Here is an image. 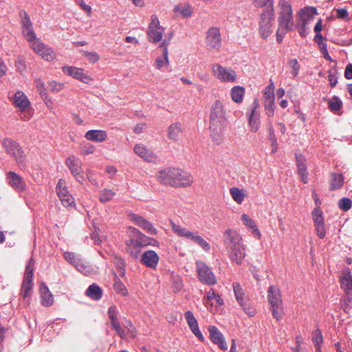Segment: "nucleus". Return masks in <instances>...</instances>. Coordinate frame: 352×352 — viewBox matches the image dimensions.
<instances>
[{"mask_svg":"<svg viewBox=\"0 0 352 352\" xmlns=\"http://www.w3.org/2000/svg\"><path fill=\"white\" fill-rule=\"evenodd\" d=\"M83 55L89 60L91 63H96L100 59L99 55L95 52H87L83 51Z\"/></svg>","mask_w":352,"mask_h":352,"instance_id":"obj_59","label":"nucleus"},{"mask_svg":"<svg viewBox=\"0 0 352 352\" xmlns=\"http://www.w3.org/2000/svg\"><path fill=\"white\" fill-rule=\"evenodd\" d=\"M57 195L65 207L72 206L74 204V199L69 193L68 190L65 187V182L63 179H60L56 186Z\"/></svg>","mask_w":352,"mask_h":352,"instance_id":"obj_21","label":"nucleus"},{"mask_svg":"<svg viewBox=\"0 0 352 352\" xmlns=\"http://www.w3.org/2000/svg\"><path fill=\"white\" fill-rule=\"evenodd\" d=\"M126 252L133 258H138L142 248L130 235V238L125 241Z\"/></svg>","mask_w":352,"mask_h":352,"instance_id":"obj_34","label":"nucleus"},{"mask_svg":"<svg viewBox=\"0 0 352 352\" xmlns=\"http://www.w3.org/2000/svg\"><path fill=\"white\" fill-rule=\"evenodd\" d=\"M344 184V177L342 174L331 173L329 178V189L335 190L340 189Z\"/></svg>","mask_w":352,"mask_h":352,"instance_id":"obj_37","label":"nucleus"},{"mask_svg":"<svg viewBox=\"0 0 352 352\" xmlns=\"http://www.w3.org/2000/svg\"><path fill=\"white\" fill-rule=\"evenodd\" d=\"M184 132V128L180 122H174L168 128V137L170 140L177 141Z\"/></svg>","mask_w":352,"mask_h":352,"instance_id":"obj_35","label":"nucleus"},{"mask_svg":"<svg viewBox=\"0 0 352 352\" xmlns=\"http://www.w3.org/2000/svg\"><path fill=\"white\" fill-rule=\"evenodd\" d=\"M229 258L238 265H241L246 256L245 245L241 244L239 245L228 249Z\"/></svg>","mask_w":352,"mask_h":352,"instance_id":"obj_24","label":"nucleus"},{"mask_svg":"<svg viewBox=\"0 0 352 352\" xmlns=\"http://www.w3.org/2000/svg\"><path fill=\"white\" fill-rule=\"evenodd\" d=\"M133 151L135 154L146 162H151L155 160V157L153 152L145 147L143 144H135L133 148Z\"/></svg>","mask_w":352,"mask_h":352,"instance_id":"obj_31","label":"nucleus"},{"mask_svg":"<svg viewBox=\"0 0 352 352\" xmlns=\"http://www.w3.org/2000/svg\"><path fill=\"white\" fill-rule=\"evenodd\" d=\"M173 232L178 236L189 240L199 245L204 251L210 250V245L197 232H192L187 228L171 222Z\"/></svg>","mask_w":352,"mask_h":352,"instance_id":"obj_5","label":"nucleus"},{"mask_svg":"<svg viewBox=\"0 0 352 352\" xmlns=\"http://www.w3.org/2000/svg\"><path fill=\"white\" fill-rule=\"evenodd\" d=\"M275 19L274 10L261 12L258 19V34L263 39H267L273 32Z\"/></svg>","mask_w":352,"mask_h":352,"instance_id":"obj_8","label":"nucleus"},{"mask_svg":"<svg viewBox=\"0 0 352 352\" xmlns=\"http://www.w3.org/2000/svg\"><path fill=\"white\" fill-rule=\"evenodd\" d=\"M235 298L240 306L247 305L248 298L245 296L243 288L238 283L232 284Z\"/></svg>","mask_w":352,"mask_h":352,"instance_id":"obj_39","label":"nucleus"},{"mask_svg":"<svg viewBox=\"0 0 352 352\" xmlns=\"http://www.w3.org/2000/svg\"><path fill=\"white\" fill-rule=\"evenodd\" d=\"M13 104L19 109L20 118L22 120L27 121L32 117L34 109L30 107V102L23 91H18L15 93Z\"/></svg>","mask_w":352,"mask_h":352,"instance_id":"obj_7","label":"nucleus"},{"mask_svg":"<svg viewBox=\"0 0 352 352\" xmlns=\"http://www.w3.org/2000/svg\"><path fill=\"white\" fill-rule=\"evenodd\" d=\"M252 5L257 8H261V12L274 10V0H251Z\"/></svg>","mask_w":352,"mask_h":352,"instance_id":"obj_41","label":"nucleus"},{"mask_svg":"<svg viewBox=\"0 0 352 352\" xmlns=\"http://www.w3.org/2000/svg\"><path fill=\"white\" fill-rule=\"evenodd\" d=\"M19 15L21 17V24L23 28L24 36L28 41H32V39L35 38L36 34L34 31L30 16L24 10L21 11Z\"/></svg>","mask_w":352,"mask_h":352,"instance_id":"obj_22","label":"nucleus"},{"mask_svg":"<svg viewBox=\"0 0 352 352\" xmlns=\"http://www.w3.org/2000/svg\"><path fill=\"white\" fill-rule=\"evenodd\" d=\"M230 193L234 201L241 204L244 200L245 193L243 189H240L236 187H232L230 189Z\"/></svg>","mask_w":352,"mask_h":352,"instance_id":"obj_45","label":"nucleus"},{"mask_svg":"<svg viewBox=\"0 0 352 352\" xmlns=\"http://www.w3.org/2000/svg\"><path fill=\"white\" fill-rule=\"evenodd\" d=\"M210 340L214 344L218 345L219 349L223 351L228 349L227 343L225 341L224 336L222 333L215 326H210L208 327Z\"/></svg>","mask_w":352,"mask_h":352,"instance_id":"obj_23","label":"nucleus"},{"mask_svg":"<svg viewBox=\"0 0 352 352\" xmlns=\"http://www.w3.org/2000/svg\"><path fill=\"white\" fill-rule=\"evenodd\" d=\"M212 300H214L216 303L219 306H221L223 305L224 301L217 293L214 292L213 289H210L207 293L206 295L203 298V302L206 306H208V304L211 305H213L212 302L210 303Z\"/></svg>","mask_w":352,"mask_h":352,"instance_id":"obj_38","label":"nucleus"},{"mask_svg":"<svg viewBox=\"0 0 352 352\" xmlns=\"http://www.w3.org/2000/svg\"><path fill=\"white\" fill-rule=\"evenodd\" d=\"M128 216L131 221L148 234L151 235H156L157 234V230L153 225L143 217L132 212L129 213Z\"/></svg>","mask_w":352,"mask_h":352,"instance_id":"obj_16","label":"nucleus"},{"mask_svg":"<svg viewBox=\"0 0 352 352\" xmlns=\"http://www.w3.org/2000/svg\"><path fill=\"white\" fill-rule=\"evenodd\" d=\"M172 283L173 285L174 292H178L182 290L183 287V283L179 276H174L172 278Z\"/></svg>","mask_w":352,"mask_h":352,"instance_id":"obj_61","label":"nucleus"},{"mask_svg":"<svg viewBox=\"0 0 352 352\" xmlns=\"http://www.w3.org/2000/svg\"><path fill=\"white\" fill-rule=\"evenodd\" d=\"M265 113L268 117H272L275 111V99L262 101Z\"/></svg>","mask_w":352,"mask_h":352,"instance_id":"obj_49","label":"nucleus"},{"mask_svg":"<svg viewBox=\"0 0 352 352\" xmlns=\"http://www.w3.org/2000/svg\"><path fill=\"white\" fill-rule=\"evenodd\" d=\"M352 201L349 198H342L338 202V206L344 211H347L351 208Z\"/></svg>","mask_w":352,"mask_h":352,"instance_id":"obj_55","label":"nucleus"},{"mask_svg":"<svg viewBox=\"0 0 352 352\" xmlns=\"http://www.w3.org/2000/svg\"><path fill=\"white\" fill-rule=\"evenodd\" d=\"M94 151H95L94 146H93L92 144H91L89 143H87L81 147L80 152H81L82 155H87L89 154L93 153L94 152Z\"/></svg>","mask_w":352,"mask_h":352,"instance_id":"obj_63","label":"nucleus"},{"mask_svg":"<svg viewBox=\"0 0 352 352\" xmlns=\"http://www.w3.org/2000/svg\"><path fill=\"white\" fill-rule=\"evenodd\" d=\"M113 287L117 293L120 294L123 296L128 295V290L126 287L117 276L114 281Z\"/></svg>","mask_w":352,"mask_h":352,"instance_id":"obj_50","label":"nucleus"},{"mask_svg":"<svg viewBox=\"0 0 352 352\" xmlns=\"http://www.w3.org/2000/svg\"><path fill=\"white\" fill-rule=\"evenodd\" d=\"M32 287L33 283L32 279L23 278L21 289V294L23 299L28 298L30 296L32 289Z\"/></svg>","mask_w":352,"mask_h":352,"instance_id":"obj_46","label":"nucleus"},{"mask_svg":"<svg viewBox=\"0 0 352 352\" xmlns=\"http://www.w3.org/2000/svg\"><path fill=\"white\" fill-rule=\"evenodd\" d=\"M40 292L42 298L41 304L45 307L51 306L54 302L53 296L45 283L41 284Z\"/></svg>","mask_w":352,"mask_h":352,"instance_id":"obj_36","label":"nucleus"},{"mask_svg":"<svg viewBox=\"0 0 352 352\" xmlns=\"http://www.w3.org/2000/svg\"><path fill=\"white\" fill-rule=\"evenodd\" d=\"M86 295L91 299L99 300L102 296V289L96 283H93L87 289Z\"/></svg>","mask_w":352,"mask_h":352,"instance_id":"obj_40","label":"nucleus"},{"mask_svg":"<svg viewBox=\"0 0 352 352\" xmlns=\"http://www.w3.org/2000/svg\"><path fill=\"white\" fill-rule=\"evenodd\" d=\"M277 7L278 27L276 35L277 42L280 43L286 33L293 29L292 0H278Z\"/></svg>","mask_w":352,"mask_h":352,"instance_id":"obj_3","label":"nucleus"},{"mask_svg":"<svg viewBox=\"0 0 352 352\" xmlns=\"http://www.w3.org/2000/svg\"><path fill=\"white\" fill-rule=\"evenodd\" d=\"M164 33V28L160 25L157 16L152 14L146 32L148 41L153 43H157L162 41Z\"/></svg>","mask_w":352,"mask_h":352,"instance_id":"obj_10","label":"nucleus"},{"mask_svg":"<svg viewBox=\"0 0 352 352\" xmlns=\"http://www.w3.org/2000/svg\"><path fill=\"white\" fill-rule=\"evenodd\" d=\"M113 263L117 267L120 275L123 276L125 272V262L124 260L120 256H115L113 258Z\"/></svg>","mask_w":352,"mask_h":352,"instance_id":"obj_52","label":"nucleus"},{"mask_svg":"<svg viewBox=\"0 0 352 352\" xmlns=\"http://www.w3.org/2000/svg\"><path fill=\"white\" fill-rule=\"evenodd\" d=\"M226 109L220 100H216L211 107L209 131L210 135L217 145L223 142L224 132L227 127L228 120Z\"/></svg>","mask_w":352,"mask_h":352,"instance_id":"obj_1","label":"nucleus"},{"mask_svg":"<svg viewBox=\"0 0 352 352\" xmlns=\"http://www.w3.org/2000/svg\"><path fill=\"white\" fill-rule=\"evenodd\" d=\"M116 192L110 189H103L100 192L99 200L102 203H106L111 201L115 196Z\"/></svg>","mask_w":352,"mask_h":352,"instance_id":"obj_48","label":"nucleus"},{"mask_svg":"<svg viewBox=\"0 0 352 352\" xmlns=\"http://www.w3.org/2000/svg\"><path fill=\"white\" fill-rule=\"evenodd\" d=\"M185 318L192 333L200 340L204 341V337L200 331L198 322L191 311H187L184 314Z\"/></svg>","mask_w":352,"mask_h":352,"instance_id":"obj_25","label":"nucleus"},{"mask_svg":"<svg viewBox=\"0 0 352 352\" xmlns=\"http://www.w3.org/2000/svg\"><path fill=\"white\" fill-rule=\"evenodd\" d=\"M123 325L124 328L127 329L129 334H130L131 337H135L136 333V329L133 324L132 322L126 319Z\"/></svg>","mask_w":352,"mask_h":352,"instance_id":"obj_62","label":"nucleus"},{"mask_svg":"<svg viewBox=\"0 0 352 352\" xmlns=\"http://www.w3.org/2000/svg\"><path fill=\"white\" fill-rule=\"evenodd\" d=\"M328 104L331 111H336L341 108L342 101L338 97H335L329 102Z\"/></svg>","mask_w":352,"mask_h":352,"instance_id":"obj_57","label":"nucleus"},{"mask_svg":"<svg viewBox=\"0 0 352 352\" xmlns=\"http://www.w3.org/2000/svg\"><path fill=\"white\" fill-rule=\"evenodd\" d=\"M34 261L32 258L28 261V262L26 265L25 272L23 278L32 280L33 274H34Z\"/></svg>","mask_w":352,"mask_h":352,"instance_id":"obj_51","label":"nucleus"},{"mask_svg":"<svg viewBox=\"0 0 352 352\" xmlns=\"http://www.w3.org/2000/svg\"><path fill=\"white\" fill-rule=\"evenodd\" d=\"M241 220L243 221L244 225L248 228L252 229V232L254 235L258 239H260L261 236V234L258 229L255 222L253 219L250 218L246 214H243L241 215Z\"/></svg>","mask_w":352,"mask_h":352,"instance_id":"obj_42","label":"nucleus"},{"mask_svg":"<svg viewBox=\"0 0 352 352\" xmlns=\"http://www.w3.org/2000/svg\"><path fill=\"white\" fill-rule=\"evenodd\" d=\"M108 317L110 320V323L112 329L118 333V335L122 338L125 339L126 338V333L125 331L121 327L120 323L118 320V312L116 306H111L108 309Z\"/></svg>","mask_w":352,"mask_h":352,"instance_id":"obj_18","label":"nucleus"},{"mask_svg":"<svg viewBox=\"0 0 352 352\" xmlns=\"http://www.w3.org/2000/svg\"><path fill=\"white\" fill-rule=\"evenodd\" d=\"M196 267L197 270L199 280L208 285H214L217 283V278L212 272L211 269L203 261H197Z\"/></svg>","mask_w":352,"mask_h":352,"instance_id":"obj_12","label":"nucleus"},{"mask_svg":"<svg viewBox=\"0 0 352 352\" xmlns=\"http://www.w3.org/2000/svg\"><path fill=\"white\" fill-rule=\"evenodd\" d=\"M65 164L76 181L82 184L85 179L80 159L74 155H70L66 159Z\"/></svg>","mask_w":352,"mask_h":352,"instance_id":"obj_13","label":"nucleus"},{"mask_svg":"<svg viewBox=\"0 0 352 352\" xmlns=\"http://www.w3.org/2000/svg\"><path fill=\"white\" fill-rule=\"evenodd\" d=\"M288 65L292 68V74L293 75L294 77H296L299 73V70L300 68V66L298 64L297 59H289L288 60Z\"/></svg>","mask_w":352,"mask_h":352,"instance_id":"obj_53","label":"nucleus"},{"mask_svg":"<svg viewBox=\"0 0 352 352\" xmlns=\"http://www.w3.org/2000/svg\"><path fill=\"white\" fill-rule=\"evenodd\" d=\"M213 75L221 82H234L236 80V73L232 68H227L219 64L212 65Z\"/></svg>","mask_w":352,"mask_h":352,"instance_id":"obj_11","label":"nucleus"},{"mask_svg":"<svg viewBox=\"0 0 352 352\" xmlns=\"http://www.w3.org/2000/svg\"><path fill=\"white\" fill-rule=\"evenodd\" d=\"M245 94V88L241 86H234L230 90L232 100L236 103H241L243 101Z\"/></svg>","mask_w":352,"mask_h":352,"instance_id":"obj_43","label":"nucleus"},{"mask_svg":"<svg viewBox=\"0 0 352 352\" xmlns=\"http://www.w3.org/2000/svg\"><path fill=\"white\" fill-rule=\"evenodd\" d=\"M340 287L344 292L342 298L341 307L346 314H350L352 310V276L349 268H344L340 275Z\"/></svg>","mask_w":352,"mask_h":352,"instance_id":"obj_4","label":"nucleus"},{"mask_svg":"<svg viewBox=\"0 0 352 352\" xmlns=\"http://www.w3.org/2000/svg\"><path fill=\"white\" fill-rule=\"evenodd\" d=\"M267 299L273 317L278 321L280 320L284 311L280 289L274 285H270L267 290Z\"/></svg>","mask_w":352,"mask_h":352,"instance_id":"obj_6","label":"nucleus"},{"mask_svg":"<svg viewBox=\"0 0 352 352\" xmlns=\"http://www.w3.org/2000/svg\"><path fill=\"white\" fill-rule=\"evenodd\" d=\"M85 138L89 141L102 142L107 138V134L103 130H89L85 134Z\"/></svg>","mask_w":352,"mask_h":352,"instance_id":"obj_33","label":"nucleus"},{"mask_svg":"<svg viewBox=\"0 0 352 352\" xmlns=\"http://www.w3.org/2000/svg\"><path fill=\"white\" fill-rule=\"evenodd\" d=\"M129 230H131V236L135 240V241H137L142 248L144 246L152 244V241H154L155 243H157L156 240L147 236L137 228H129Z\"/></svg>","mask_w":352,"mask_h":352,"instance_id":"obj_28","label":"nucleus"},{"mask_svg":"<svg viewBox=\"0 0 352 352\" xmlns=\"http://www.w3.org/2000/svg\"><path fill=\"white\" fill-rule=\"evenodd\" d=\"M315 231L320 239H323L326 234V229L324 224L315 225Z\"/></svg>","mask_w":352,"mask_h":352,"instance_id":"obj_64","label":"nucleus"},{"mask_svg":"<svg viewBox=\"0 0 352 352\" xmlns=\"http://www.w3.org/2000/svg\"><path fill=\"white\" fill-rule=\"evenodd\" d=\"M63 72L70 76L74 77L76 79L81 80L82 82L89 83L91 80V78L84 74L83 69L80 68H76L71 66H64L63 67Z\"/></svg>","mask_w":352,"mask_h":352,"instance_id":"obj_27","label":"nucleus"},{"mask_svg":"<svg viewBox=\"0 0 352 352\" xmlns=\"http://www.w3.org/2000/svg\"><path fill=\"white\" fill-rule=\"evenodd\" d=\"M160 257L153 250L145 251L141 256V262L152 270H155L159 263Z\"/></svg>","mask_w":352,"mask_h":352,"instance_id":"obj_26","label":"nucleus"},{"mask_svg":"<svg viewBox=\"0 0 352 352\" xmlns=\"http://www.w3.org/2000/svg\"><path fill=\"white\" fill-rule=\"evenodd\" d=\"M173 11L175 13H179L183 18H188L192 13V8L187 3L175 6Z\"/></svg>","mask_w":352,"mask_h":352,"instance_id":"obj_44","label":"nucleus"},{"mask_svg":"<svg viewBox=\"0 0 352 352\" xmlns=\"http://www.w3.org/2000/svg\"><path fill=\"white\" fill-rule=\"evenodd\" d=\"M128 216L131 221L148 234L151 235H156L157 234V230L153 225L143 217L132 212L129 213Z\"/></svg>","mask_w":352,"mask_h":352,"instance_id":"obj_17","label":"nucleus"},{"mask_svg":"<svg viewBox=\"0 0 352 352\" xmlns=\"http://www.w3.org/2000/svg\"><path fill=\"white\" fill-rule=\"evenodd\" d=\"M206 42L210 49L219 50L221 46V32L218 28L212 27L207 31Z\"/></svg>","mask_w":352,"mask_h":352,"instance_id":"obj_20","label":"nucleus"},{"mask_svg":"<svg viewBox=\"0 0 352 352\" xmlns=\"http://www.w3.org/2000/svg\"><path fill=\"white\" fill-rule=\"evenodd\" d=\"M48 87L51 91L58 93L63 89L64 85L63 83L52 81L48 83Z\"/></svg>","mask_w":352,"mask_h":352,"instance_id":"obj_60","label":"nucleus"},{"mask_svg":"<svg viewBox=\"0 0 352 352\" xmlns=\"http://www.w3.org/2000/svg\"><path fill=\"white\" fill-rule=\"evenodd\" d=\"M156 179L162 185L174 188H184L193 183V177L190 173L176 167L161 169L156 173Z\"/></svg>","mask_w":352,"mask_h":352,"instance_id":"obj_2","label":"nucleus"},{"mask_svg":"<svg viewBox=\"0 0 352 352\" xmlns=\"http://www.w3.org/2000/svg\"><path fill=\"white\" fill-rule=\"evenodd\" d=\"M312 340L316 349L318 347H320V345L322 342V336L321 331L319 329H317L313 332Z\"/></svg>","mask_w":352,"mask_h":352,"instance_id":"obj_54","label":"nucleus"},{"mask_svg":"<svg viewBox=\"0 0 352 352\" xmlns=\"http://www.w3.org/2000/svg\"><path fill=\"white\" fill-rule=\"evenodd\" d=\"M311 214L314 226L324 223L323 212L320 207H316L313 210Z\"/></svg>","mask_w":352,"mask_h":352,"instance_id":"obj_47","label":"nucleus"},{"mask_svg":"<svg viewBox=\"0 0 352 352\" xmlns=\"http://www.w3.org/2000/svg\"><path fill=\"white\" fill-rule=\"evenodd\" d=\"M30 41L32 42L31 48L43 58L47 61H52L55 58L56 54L53 50L45 45L39 39L36 38V36L35 38L32 39Z\"/></svg>","mask_w":352,"mask_h":352,"instance_id":"obj_14","label":"nucleus"},{"mask_svg":"<svg viewBox=\"0 0 352 352\" xmlns=\"http://www.w3.org/2000/svg\"><path fill=\"white\" fill-rule=\"evenodd\" d=\"M337 70L331 69L328 71V80L331 87H334L337 84Z\"/></svg>","mask_w":352,"mask_h":352,"instance_id":"obj_58","label":"nucleus"},{"mask_svg":"<svg viewBox=\"0 0 352 352\" xmlns=\"http://www.w3.org/2000/svg\"><path fill=\"white\" fill-rule=\"evenodd\" d=\"M223 239L226 250L243 244L241 236L233 229H227L223 232Z\"/></svg>","mask_w":352,"mask_h":352,"instance_id":"obj_19","label":"nucleus"},{"mask_svg":"<svg viewBox=\"0 0 352 352\" xmlns=\"http://www.w3.org/2000/svg\"><path fill=\"white\" fill-rule=\"evenodd\" d=\"M2 146L7 154L14 158L18 164L25 160V155L19 144L11 138H4Z\"/></svg>","mask_w":352,"mask_h":352,"instance_id":"obj_9","label":"nucleus"},{"mask_svg":"<svg viewBox=\"0 0 352 352\" xmlns=\"http://www.w3.org/2000/svg\"><path fill=\"white\" fill-rule=\"evenodd\" d=\"M296 160L298 174L300 176L301 181L304 184H307L308 182V171L306 159L301 154H296Z\"/></svg>","mask_w":352,"mask_h":352,"instance_id":"obj_29","label":"nucleus"},{"mask_svg":"<svg viewBox=\"0 0 352 352\" xmlns=\"http://www.w3.org/2000/svg\"><path fill=\"white\" fill-rule=\"evenodd\" d=\"M168 41H163L160 44L159 47L163 49L162 57H158L155 59V64L158 69H161L164 66L169 65V60L168 58Z\"/></svg>","mask_w":352,"mask_h":352,"instance_id":"obj_32","label":"nucleus"},{"mask_svg":"<svg viewBox=\"0 0 352 352\" xmlns=\"http://www.w3.org/2000/svg\"><path fill=\"white\" fill-rule=\"evenodd\" d=\"M259 101L255 98L252 102L251 111L248 115V124L252 132H256L260 128Z\"/></svg>","mask_w":352,"mask_h":352,"instance_id":"obj_15","label":"nucleus"},{"mask_svg":"<svg viewBox=\"0 0 352 352\" xmlns=\"http://www.w3.org/2000/svg\"><path fill=\"white\" fill-rule=\"evenodd\" d=\"M64 258L66 261L69 262L70 263L74 265L75 266L78 267L79 265V259L76 256L74 253L67 252L64 254Z\"/></svg>","mask_w":352,"mask_h":352,"instance_id":"obj_56","label":"nucleus"},{"mask_svg":"<svg viewBox=\"0 0 352 352\" xmlns=\"http://www.w3.org/2000/svg\"><path fill=\"white\" fill-rule=\"evenodd\" d=\"M8 184L16 190L23 191L25 188V183L23 178L13 171L7 174Z\"/></svg>","mask_w":352,"mask_h":352,"instance_id":"obj_30","label":"nucleus"}]
</instances>
